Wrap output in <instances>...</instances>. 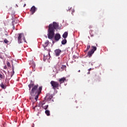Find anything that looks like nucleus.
<instances>
[{
  "label": "nucleus",
  "instance_id": "obj_1",
  "mask_svg": "<svg viewBox=\"0 0 127 127\" xmlns=\"http://www.w3.org/2000/svg\"><path fill=\"white\" fill-rule=\"evenodd\" d=\"M59 28V24L56 22H53V24H50L49 25L48 37L49 39H52L55 35V29Z\"/></svg>",
  "mask_w": 127,
  "mask_h": 127
},
{
  "label": "nucleus",
  "instance_id": "obj_2",
  "mask_svg": "<svg viewBox=\"0 0 127 127\" xmlns=\"http://www.w3.org/2000/svg\"><path fill=\"white\" fill-rule=\"evenodd\" d=\"M38 88V85L34 86L31 89V94H34V93H35L36 95L40 94L41 91H42V86H40L39 89Z\"/></svg>",
  "mask_w": 127,
  "mask_h": 127
},
{
  "label": "nucleus",
  "instance_id": "obj_3",
  "mask_svg": "<svg viewBox=\"0 0 127 127\" xmlns=\"http://www.w3.org/2000/svg\"><path fill=\"white\" fill-rule=\"evenodd\" d=\"M38 88V85L34 86L31 89V94H34V93H35L36 95L40 94L41 91H42V86H40L39 89Z\"/></svg>",
  "mask_w": 127,
  "mask_h": 127
},
{
  "label": "nucleus",
  "instance_id": "obj_4",
  "mask_svg": "<svg viewBox=\"0 0 127 127\" xmlns=\"http://www.w3.org/2000/svg\"><path fill=\"white\" fill-rule=\"evenodd\" d=\"M50 84L53 90H56V89L58 90L59 89V86H60V84H59V82L54 80H52L50 82Z\"/></svg>",
  "mask_w": 127,
  "mask_h": 127
},
{
  "label": "nucleus",
  "instance_id": "obj_5",
  "mask_svg": "<svg viewBox=\"0 0 127 127\" xmlns=\"http://www.w3.org/2000/svg\"><path fill=\"white\" fill-rule=\"evenodd\" d=\"M22 37H23V40H24V41H25V42H26L25 37H24V34H23V33L18 34V43L19 44H20V43H22V39H21V38H22Z\"/></svg>",
  "mask_w": 127,
  "mask_h": 127
},
{
  "label": "nucleus",
  "instance_id": "obj_6",
  "mask_svg": "<svg viewBox=\"0 0 127 127\" xmlns=\"http://www.w3.org/2000/svg\"><path fill=\"white\" fill-rule=\"evenodd\" d=\"M92 49L91 50V51H89L87 53V55L89 58H90V57H92L93 54H94V53H95V51H96V50H97V47H96L94 46H92Z\"/></svg>",
  "mask_w": 127,
  "mask_h": 127
},
{
  "label": "nucleus",
  "instance_id": "obj_7",
  "mask_svg": "<svg viewBox=\"0 0 127 127\" xmlns=\"http://www.w3.org/2000/svg\"><path fill=\"white\" fill-rule=\"evenodd\" d=\"M45 101H43L42 102H40L39 103V106L40 107H42V109H44V110H47V109H48V105H45Z\"/></svg>",
  "mask_w": 127,
  "mask_h": 127
},
{
  "label": "nucleus",
  "instance_id": "obj_8",
  "mask_svg": "<svg viewBox=\"0 0 127 127\" xmlns=\"http://www.w3.org/2000/svg\"><path fill=\"white\" fill-rule=\"evenodd\" d=\"M62 52V51L60 49H56L55 50V56L58 57L60 56V55L61 54V53Z\"/></svg>",
  "mask_w": 127,
  "mask_h": 127
},
{
  "label": "nucleus",
  "instance_id": "obj_9",
  "mask_svg": "<svg viewBox=\"0 0 127 127\" xmlns=\"http://www.w3.org/2000/svg\"><path fill=\"white\" fill-rule=\"evenodd\" d=\"M55 40H56V41H59V39H60V38H61V36L60 35V34L59 33H57L55 35Z\"/></svg>",
  "mask_w": 127,
  "mask_h": 127
},
{
  "label": "nucleus",
  "instance_id": "obj_10",
  "mask_svg": "<svg viewBox=\"0 0 127 127\" xmlns=\"http://www.w3.org/2000/svg\"><path fill=\"white\" fill-rule=\"evenodd\" d=\"M36 10V8L35 7V6H33L31 8L30 11H31V14H33L34 13V12H35Z\"/></svg>",
  "mask_w": 127,
  "mask_h": 127
},
{
  "label": "nucleus",
  "instance_id": "obj_11",
  "mask_svg": "<svg viewBox=\"0 0 127 127\" xmlns=\"http://www.w3.org/2000/svg\"><path fill=\"white\" fill-rule=\"evenodd\" d=\"M29 64L31 65V66L33 67V68L35 67V64L34 63V61H33V60L30 61Z\"/></svg>",
  "mask_w": 127,
  "mask_h": 127
},
{
  "label": "nucleus",
  "instance_id": "obj_12",
  "mask_svg": "<svg viewBox=\"0 0 127 127\" xmlns=\"http://www.w3.org/2000/svg\"><path fill=\"white\" fill-rule=\"evenodd\" d=\"M49 43V41L47 40L44 42V44H43V47H44L45 48H46V47H47V46H48V44Z\"/></svg>",
  "mask_w": 127,
  "mask_h": 127
},
{
  "label": "nucleus",
  "instance_id": "obj_13",
  "mask_svg": "<svg viewBox=\"0 0 127 127\" xmlns=\"http://www.w3.org/2000/svg\"><path fill=\"white\" fill-rule=\"evenodd\" d=\"M66 81V78L65 77H63L59 79V82L60 84H62V83H64V81Z\"/></svg>",
  "mask_w": 127,
  "mask_h": 127
},
{
  "label": "nucleus",
  "instance_id": "obj_14",
  "mask_svg": "<svg viewBox=\"0 0 127 127\" xmlns=\"http://www.w3.org/2000/svg\"><path fill=\"white\" fill-rule=\"evenodd\" d=\"M34 86V83L33 82H31L30 84L28 85V87L29 88V90L30 91L31 90V88Z\"/></svg>",
  "mask_w": 127,
  "mask_h": 127
},
{
  "label": "nucleus",
  "instance_id": "obj_15",
  "mask_svg": "<svg viewBox=\"0 0 127 127\" xmlns=\"http://www.w3.org/2000/svg\"><path fill=\"white\" fill-rule=\"evenodd\" d=\"M67 36H68V32H65L63 35V38H64V39H65V38H67Z\"/></svg>",
  "mask_w": 127,
  "mask_h": 127
},
{
  "label": "nucleus",
  "instance_id": "obj_16",
  "mask_svg": "<svg viewBox=\"0 0 127 127\" xmlns=\"http://www.w3.org/2000/svg\"><path fill=\"white\" fill-rule=\"evenodd\" d=\"M66 43H67V40H66V39H64L62 41V44H63V45H65V44H66Z\"/></svg>",
  "mask_w": 127,
  "mask_h": 127
},
{
  "label": "nucleus",
  "instance_id": "obj_17",
  "mask_svg": "<svg viewBox=\"0 0 127 127\" xmlns=\"http://www.w3.org/2000/svg\"><path fill=\"white\" fill-rule=\"evenodd\" d=\"M0 86L1 87V88L2 89H6V85H4L3 83H1L0 84Z\"/></svg>",
  "mask_w": 127,
  "mask_h": 127
},
{
  "label": "nucleus",
  "instance_id": "obj_18",
  "mask_svg": "<svg viewBox=\"0 0 127 127\" xmlns=\"http://www.w3.org/2000/svg\"><path fill=\"white\" fill-rule=\"evenodd\" d=\"M45 114L47 116H50V111L49 110H46Z\"/></svg>",
  "mask_w": 127,
  "mask_h": 127
},
{
  "label": "nucleus",
  "instance_id": "obj_19",
  "mask_svg": "<svg viewBox=\"0 0 127 127\" xmlns=\"http://www.w3.org/2000/svg\"><path fill=\"white\" fill-rule=\"evenodd\" d=\"M40 94H36V96L35 97V100H36V102H37V99H38V97H39Z\"/></svg>",
  "mask_w": 127,
  "mask_h": 127
},
{
  "label": "nucleus",
  "instance_id": "obj_20",
  "mask_svg": "<svg viewBox=\"0 0 127 127\" xmlns=\"http://www.w3.org/2000/svg\"><path fill=\"white\" fill-rule=\"evenodd\" d=\"M12 75L14 74V66H13V65H12Z\"/></svg>",
  "mask_w": 127,
  "mask_h": 127
},
{
  "label": "nucleus",
  "instance_id": "obj_21",
  "mask_svg": "<svg viewBox=\"0 0 127 127\" xmlns=\"http://www.w3.org/2000/svg\"><path fill=\"white\" fill-rule=\"evenodd\" d=\"M69 10H70V11H71V14H73V13H74L75 12V10H74V9H71V8L70 9H69Z\"/></svg>",
  "mask_w": 127,
  "mask_h": 127
},
{
  "label": "nucleus",
  "instance_id": "obj_22",
  "mask_svg": "<svg viewBox=\"0 0 127 127\" xmlns=\"http://www.w3.org/2000/svg\"><path fill=\"white\" fill-rule=\"evenodd\" d=\"M89 49H90V45L87 46L86 50V51H84V52H87V51H89Z\"/></svg>",
  "mask_w": 127,
  "mask_h": 127
},
{
  "label": "nucleus",
  "instance_id": "obj_23",
  "mask_svg": "<svg viewBox=\"0 0 127 127\" xmlns=\"http://www.w3.org/2000/svg\"><path fill=\"white\" fill-rule=\"evenodd\" d=\"M66 66L65 65H62V66L61 67L62 69H66Z\"/></svg>",
  "mask_w": 127,
  "mask_h": 127
},
{
  "label": "nucleus",
  "instance_id": "obj_24",
  "mask_svg": "<svg viewBox=\"0 0 127 127\" xmlns=\"http://www.w3.org/2000/svg\"><path fill=\"white\" fill-rule=\"evenodd\" d=\"M4 43H8V40H6V39H5L4 40Z\"/></svg>",
  "mask_w": 127,
  "mask_h": 127
},
{
  "label": "nucleus",
  "instance_id": "obj_25",
  "mask_svg": "<svg viewBox=\"0 0 127 127\" xmlns=\"http://www.w3.org/2000/svg\"><path fill=\"white\" fill-rule=\"evenodd\" d=\"M7 65L8 66V67H10V64L8 62H7Z\"/></svg>",
  "mask_w": 127,
  "mask_h": 127
},
{
  "label": "nucleus",
  "instance_id": "obj_26",
  "mask_svg": "<svg viewBox=\"0 0 127 127\" xmlns=\"http://www.w3.org/2000/svg\"><path fill=\"white\" fill-rule=\"evenodd\" d=\"M12 29H13V30H14V29H15V27L14 26V24H12Z\"/></svg>",
  "mask_w": 127,
  "mask_h": 127
},
{
  "label": "nucleus",
  "instance_id": "obj_27",
  "mask_svg": "<svg viewBox=\"0 0 127 127\" xmlns=\"http://www.w3.org/2000/svg\"><path fill=\"white\" fill-rule=\"evenodd\" d=\"M0 78H1V79H2L3 78V77H2V74H0Z\"/></svg>",
  "mask_w": 127,
  "mask_h": 127
},
{
  "label": "nucleus",
  "instance_id": "obj_28",
  "mask_svg": "<svg viewBox=\"0 0 127 127\" xmlns=\"http://www.w3.org/2000/svg\"><path fill=\"white\" fill-rule=\"evenodd\" d=\"M3 68L4 69H7V67L6 66V65H5Z\"/></svg>",
  "mask_w": 127,
  "mask_h": 127
},
{
  "label": "nucleus",
  "instance_id": "obj_29",
  "mask_svg": "<svg viewBox=\"0 0 127 127\" xmlns=\"http://www.w3.org/2000/svg\"><path fill=\"white\" fill-rule=\"evenodd\" d=\"M91 70H92V68H90L88 69L89 71H91Z\"/></svg>",
  "mask_w": 127,
  "mask_h": 127
},
{
  "label": "nucleus",
  "instance_id": "obj_30",
  "mask_svg": "<svg viewBox=\"0 0 127 127\" xmlns=\"http://www.w3.org/2000/svg\"><path fill=\"white\" fill-rule=\"evenodd\" d=\"M26 5V4H24V5H23V7H25V6Z\"/></svg>",
  "mask_w": 127,
  "mask_h": 127
},
{
  "label": "nucleus",
  "instance_id": "obj_31",
  "mask_svg": "<svg viewBox=\"0 0 127 127\" xmlns=\"http://www.w3.org/2000/svg\"><path fill=\"white\" fill-rule=\"evenodd\" d=\"M49 98L50 99H51V98H52V97L50 96V97H49Z\"/></svg>",
  "mask_w": 127,
  "mask_h": 127
},
{
  "label": "nucleus",
  "instance_id": "obj_32",
  "mask_svg": "<svg viewBox=\"0 0 127 127\" xmlns=\"http://www.w3.org/2000/svg\"><path fill=\"white\" fill-rule=\"evenodd\" d=\"M49 96L48 95H47L46 98H48Z\"/></svg>",
  "mask_w": 127,
  "mask_h": 127
},
{
  "label": "nucleus",
  "instance_id": "obj_33",
  "mask_svg": "<svg viewBox=\"0 0 127 127\" xmlns=\"http://www.w3.org/2000/svg\"><path fill=\"white\" fill-rule=\"evenodd\" d=\"M78 72H80V70H79L78 71Z\"/></svg>",
  "mask_w": 127,
  "mask_h": 127
},
{
  "label": "nucleus",
  "instance_id": "obj_34",
  "mask_svg": "<svg viewBox=\"0 0 127 127\" xmlns=\"http://www.w3.org/2000/svg\"><path fill=\"white\" fill-rule=\"evenodd\" d=\"M88 74H90V71H89V72H88Z\"/></svg>",
  "mask_w": 127,
  "mask_h": 127
},
{
  "label": "nucleus",
  "instance_id": "obj_35",
  "mask_svg": "<svg viewBox=\"0 0 127 127\" xmlns=\"http://www.w3.org/2000/svg\"><path fill=\"white\" fill-rule=\"evenodd\" d=\"M96 46H98V44H96Z\"/></svg>",
  "mask_w": 127,
  "mask_h": 127
},
{
  "label": "nucleus",
  "instance_id": "obj_36",
  "mask_svg": "<svg viewBox=\"0 0 127 127\" xmlns=\"http://www.w3.org/2000/svg\"><path fill=\"white\" fill-rule=\"evenodd\" d=\"M92 66H93V64H91Z\"/></svg>",
  "mask_w": 127,
  "mask_h": 127
},
{
  "label": "nucleus",
  "instance_id": "obj_37",
  "mask_svg": "<svg viewBox=\"0 0 127 127\" xmlns=\"http://www.w3.org/2000/svg\"><path fill=\"white\" fill-rule=\"evenodd\" d=\"M33 109H35V107L33 108Z\"/></svg>",
  "mask_w": 127,
  "mask_h": 127
}]
</instances>
